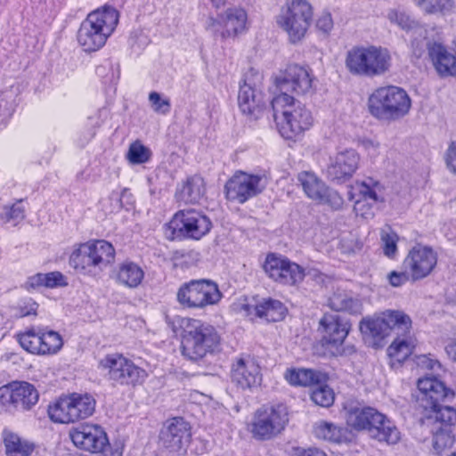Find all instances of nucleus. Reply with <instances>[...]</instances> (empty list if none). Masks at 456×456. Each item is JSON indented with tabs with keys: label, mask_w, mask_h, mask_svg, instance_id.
Wrapping results in <instances>:
<instances>
[{
	"label": "nucleus",
	"mask_w": 456,
	"mask_h": 456,
	"mask_svg": "<svg viewBox=\"0 0 456 456\" xmlns=\"http://www.w3.org/2000/svg\"><path fill=\"white\" fill-rule=\"evenodd\" d=\"M173 330L181 338V350L184 357L198 361L219 350L220 336L216 329L201 320L176 316Z\"/></svg>",
	"instance_id": "1"
},
{
	"label": "nucleus",
	"mask_w": 456,
	"mask_h": 456,
	"mask_svg": "<svg viewBox=\"0 0 456 456\" xmlns=\"http://www.w3.org/2000/svg\"><path fill=\"white\" fill-rule=\"evenodd\" d=\"M271 106L277 129L286 140L301 139L314 124L312 111L285 92L274 96Z\"/></svg>",
	"instance_id": "2"
},
{
	"label": "nucleus",
	"mask_w": 456,
	"mask_h": 456,
	"mask_svg": "<svg viewBox=\"0 0 456 456\" xmlns=\"http://www.w3.org/2000/svg\"><path fill=\"white\" fill-rule=\"evenodd\" d=\"M345 65L352 75L368 77H379L389 71L392 56L390 52L384 47L354 46L347 51Z\"/></svg>",
	"instance_id": "3"
},
{
	"label": "nucleus",
	"mask_w": 456,
	"mask_h": 456,
	"mask_svg": "<svg viewBox=\"0 0 456 456\" xmlns=\"http://www.w3.org/2000/svg\"><path fill=\"white\" fill-rule=\"evenodd\" d=\"M346 424L353 429L367 431L379 442L395 444L401 436L398 428L386 415L371 407L350 410L346 416Z\"/></svg>",
	"instance_id": "4"
},
{
	"label": "nucleus",
	"mask_w": 456,
	"mask_h": 456,
	"mask_svg": "<svg viewBox=\"0 0 456 456\" xmlns=\"http://www.w3.org/2000/svg\"><path fill=\"white\" fill-rule=\"evenodd\" d=\"M314 21V7L308 0H286L275 17V23L292 44L301 42Z\"/></svg>",
	"instance_id": "5"
},
{
	"label": "nucleus",
	"mask_w": 456,
	"mask_h": 456,
	"mask_svg": "<svg viewBox=\"0 0 456 456\" xmlns=\"http://www.w3.org/2000/svg\"><path fill=\"white\" fill-rule=\"evenodd\" d=\"M411 107V100L407 92L395 86L379 87L368 99L370 113L381 120L402 118L409 113Z\"/></svg>",
	"instance_id": "6"
},
{
	"label": "nucleus",
	"mask_w": 456,
	"mask_h": 456,
	"mask_svg": "<svg viewBox=\"0 0 456 456\" xmlns=\"http://www.w3.org/2000/svg\"><path fill=\"white\" fill-rule=\"evenodd\" d=\"M118 20V15L114 8L106 7L92 12L78 30L79 45L86 52L100 49L115 29Z\"/></svg>",
	"instance_id": "7"
},
{
	"label": "nucleus",
	"mask_w": 456,
	"mask_h": 456,
	"mask_svg": "<svg viewBox=\"0 0 456 456\" xmlns=\"http://www.w3.org/2000/svg\"><path fill=\"white\" fill-rule=\"evenodd\" d=\"M115 259V248L105 240H93L77 245L69 256L70 265L78 273L92 274L102 270Z\"/></svg>",
	"instance_id": "8"
},
{
	"label": "nucleus",
	"mask_w": 456,
	"mask_h": 456,
	"mask_svg": "<svg viewBox=\"0 0 456 456\" xmlns=\"http://www.w3.org/2000/svg\"><path fill=\"white\" fill-rule=\"evenodd\" d=\"M212 228L210 219L196 209H183L176 212L165 224V236L171 240L191 239L199 240L206 236Z\"/></svg>",
	"instance_id": "9"
},
{
	"label": "nucleus",
	"mask_w": 456,
	"mask_h": 456,
	"mask_svg": "<svg viewBox=\"0 0 456 456\" xmlns=\"http://www.w3.org/2000/svg\"><path fill=\"white\" fill-rule=\"evenodd\" d=\"M289 421L288 408L284 404L263 406L255 411L248 431L256 440L268 441L281 435Z\"/></svg>",
	"instance_id": "10"
},
{
	"label": "nucleus",
	"mask_w": 456,
	"mask_h": 456,
	"mask_svg": "<svg viewBox=\"0 0 456 456\" xmlns=\"http://www.w3.org/2000/svg\"><path fill=\"white\" fill-rule=\"evenodd\" d=\"M248 27V13L240 6L228 7L217 13L216 17H208L205 21L206 30L223 42L234 41L247 33Z\"/></svg>",
	"instance_id": "11"
},
{
	"label": "nucleus",
	"mask_w": 456,
	"mask_h": 456,
	"mask_svg": "<svg viewBox=\"0 0 456 456\" xmlns=\"http://www.w3.org/2000/svg\"><path fill=\"white\" fill-rule=\"evenodd\" d=\"M361 333L365 339H383L393 329L408 332L411 329V320L409 315L400 310H386L372 317L364 318L359 325Z\"/></svg>",
	"instance_id": "12"
},
{
	"label": "nucleus",
	"mask_w": 456,
	"mask_h": 456,
	"mask_svg": "<svg viewBox=\"0 0 456 456\" xmlns=\"http://www.w3.org/2000/svg\"><path fill=\"white\" fill-rule=\"evenodd\" d=\"M99 369L109 376L110 380L121 386L135 387L142 384L148 376L143 368L118 353L102 357L99 361Z\"/></svg>",
	"instance_id": "13"
},
{
	"label": "nucleus",
	"mask_w": 456,
	"mask_h": 456,
	"mask_svg": "<svg viewBox=\"0 0 456 456\" xmlns=\"http://www.w3.org/2000/svg\"><path fill=\"white\" fill-rule=\"evenodd\" d=\"M73 444L79 450L101 456H121V452L113 450L109 442L107 433L98 424L84 423L69 431Z\"/></svg>",
	"instance_id": "14"
},
{
	"label": "nucleus",
	"mask_w": 456,
	"mask_h": 456,
	"mask_svg": "<svg viewBox=\"0 0 456 456\" xmlns=\"http://www.w3.org/2000/svg\"><path fill=\"white\" fill-rule=\"evenodd\" d=\"M176 298L184 307L204 309L218 304L222 293L217 284L210 280H191L180 286Z\"/></svg>",
	"instance_id": "15"
},
{
	"label": "nucleus",
	"mask_w": 456,
	"mask_h": 456,
	"mask_svg": "<svg viewBox=\"0 0 456 456\" xmlns=\"http://www.w3.org/2000/svg\"><path fill=\"white\" fill-rule=\"evenodd\" d=\"M20 346L36 355H54L63 346L62 336L44 326H33L17 335Z\"/></svg>",
	"instance_id": "16"
},
{
	"label": "nucleus",
	"mask_w": 456,
	"mask_h": 456,
	"mask_svg": "<svg viewBox=\"0 0 456 456\" xmlns=\"http://www.w3.org/2000/svg\"><path fill=\"white\" fill-rule=\"evenodd\" d=\"M350 330V322L337 314H325L319 322L320 342L335 356L344 354L343 345Z\"/></svg>",
	"instance_id": "17"
},
{
	"label": "nucleus",
	"mask_w": 456,
	"mask_h": 456,
	"mask_svg": "<svg viewBox=\"0 0 456 456\" xmlns=\"http://www.w3.org/2000/svg\"><path fill=\"white\" fill-rule=\"evenodd\" d=\"M305 196L319 205L327 206L333 210L342 208L344 199L334 189L313 171H301L297 175Z\"/></svg>",
	"instance_id": "18"
},
{
	"label": "nucleus",
	"mask_w": 456,
	"mask_h": 456,
	"mask_svg": "<svg viewBox=\"0 0 456 456\" xmlns=\"http://www.w3.org/2000/svg\"><path fill=\"white\" fill-rule=\"evenodd\" d=\"M264 175L236 172L225 184V194L229 200L245 203L250 198L259 194L266 186Z\"/></svg>",
	"instance_id": "19"
},
{
	"label": "nucleus",
	"mask_w": 456,
	"mask_h": 456,
	"mask_svg": "<svg viewBox=\"0 0 456 456\" xmlns=\"http://www.w3.org/2000/svg\"><path fill=\"white\" fill-rule=\"evenodd\" d=\"M262 75L258 72L250 73L245 76L243 83L240 86L238 94L239 108L241 112L253 118H258L266 108L267 99L258 88Z\"/></svg>",
	"instance_id": "20"
},
{
	"label": "nucleus",
	"mask_w": 456,
	"mask_h": 456,
	"mask_svg": "<svg viewBox=\"0 0 456 456\" xmlns=\"http://www.w3.org/2000/svg\"><path fill=\"white\" fill-rule=\"evenodd\" d=\"M39 400L34 385L26 381H13L0 387V404L23 411L30 410Z\"/></svg>",
	"instance_id": "21"
},
{
	"label": "nucleus",
	"mask_w": 456,
	"mask_h": 456,
	"mask_svg": "<svg viewBox=\"0 0 456 456\" xmlns=\"http://www.w3.org/2000/svg\"><path fill=\"white\" fill-rule=\"evenodd\" d=\"M351 188L364 200H371L376 204L387 203L392 208H397L402 204L399 195L393 188L372 177L355 181Z\"/></svg>",
	"instance_id": "22"
},
{
	"label": "nucleus",
	"mask_w": 456,
	"mask_h": 456,
	"mask_svg": "<svg viewBox=\"0 0 456 456\" xmlns=\"http://www.w3.org/2000/svg\"><path fill=\"white\" fill-rule=\"evenodd\" d=\"M437 264L436 253L429 247L423 245L414 246L407 254L403 266L408 270L411 281L428 277Z\"/></svg>",
	"instance_id": "23"
},
{
	"label": "nucleus",
	"mask_w": 456,
	"mask_h": 456,
	"mask_svg": "<svg viewBox=\"0 0 456 456\" xmlns=\"http://www.w3.org/2000/svg\"><path fill=\"white\" fill-rule=\"evenodd\" d=\"M314 78L308 68L295 64L287 67L276 78V83L281 91L304 95L313 91Z\"/></svg>",
	"instance_id": "24"
},
{
	"label": "nucleus",
	"mask_w": 456,
	"mask_h": 456,
	"mask_svg": "<svg viewBox=\"0 0 456 456\" xmlns=\"http://www.w3.org/2000/svg\"><path fill=\"white\" fill-rule=\"evenodd\" d=\"M360 155L352 149L346 148L338 151L330 157L326 167L327 176L338 183L351 178L359 167Z\"/></svg>",
	"instance_id": "25"
},
{
	"label": "nucleus",
	"mask_w": 456,
	"mask_h": 456,
	"mask_svg": "<svg viewBox=\"0 0 456 456\" xmlns=\"http://www.w3.org/2000/svg\"><path fill=\"white\" fill-rule=\"evenodd\" d=\"M190 438V424L183 418H174L162 428L159 443L170 452H178L188 444Z\"/></svg>",
	"instance_id": "26"
},
{
	"label": "nucleus",
	"mask_w": 456,
	"mask_h": 456,
	"mask_svg": "<svg viewBox=\"0 0 456 456\" xmlns=\"http://www.w3.org/2000/svg\"><path fill=\"white\" fill-rule=\"evenodd\" d=\"M232 382L240 389L260 386L262 375L259 365L250 357L238 358L232 366Z\"/></svg>",
	"instance_id": "27"
},
{
	"label": "nucleus",
	"mask_w": 456,
	"mask_h": 456,
	"mask_svg": "<svg viewBox=\"0 0 456 456\" xmlns=\"http://www.w3.org/2000/svg\"><path fill=\"white\" fill-rule=\"evenodd\" d=\"M144 276L142 267L131 260L119 263L114 271L116 282L127 289L138 288L142 283Z\"/></svg>",
	"instance_id": "28"
},
{
	"label": "nucleus",
	"mask_w": 456,
	"mask_h": 456,
	"mask_svg": "<svg viewBox=\"0 0 456 456\" xmlns=\"http://www.w3.org/2000/svg\"><path fill=\"white\" fill-rule=\"evenodd\" d=\"M428 54L440 75H456V54L453 52L440 43H433L428 45Z\"/></svg>",
	"instance_id": "29"
},
{
	"label": "nucleus",
	"mask_w": 456,
	"mask_h": 456,
	"mask_svg": "<svg viewBox=\"0 0 456 456\" xmlns=\"http://www.w3.org/2000/svg\"><path fill=\"white\" fill-rule=\"evenodd\" d=\"M245 310L248 315H255L267 322L281 321L288 313L283 303L273 298H263L254 306L247 305Z\"/></svg>",
	"instance_id": "30"
},
{
	"label": "nucleus",
	"mask_w": 456,
	"mask_h": 456,
	"mask_svg": "<svg viewBox=\"0 0 456 456\" xmlns=\"http://www.w3.org/2000/svg\"><path fill=\"white\" fill-rule=\"evenodd\" d=\"M2 440L6 456H29L34 451L33 443L12 430L4 429Z\"/></svg>",
	"instance_id": "31"
},
{
	"label": "nucleus",
	"mask_w": 456,
	"mask_h": 456,
	"mask_svg": "<svg viewBox=\"0 0 456 456\" xmlns=\"http://www.w3.org/2000/svg\"><path fill=\"white\" fill-rule=\"evenodd\" d=\"M283 377L293 387H309L319 384L325 379L323 373L304 368H288Z\"/></svg>",
	"instance_id": "32"
},
{
	"label": "nucleus",
	"mask_w": 456,
	"mask_h": 456,
	"mask_svg": "<svg viewBox=\"0 0 456 456\" xmlns=\"http://www.w3.org/2000/svg\"><path fill=\"white\" fill-rule=\"evenodd\" d=\"M417 387L419 391L430 400L431 404L439 403L444 398H448L450 392L445 385L432 376H426L419 379Z\"/></svg>",
	"instance_id": "33"
},
{
	"label": "nucleus",
	"mask_w": 456,
	"mask_h": 456,
	"mask_svg": "<svg viewBox=\"0 0 456 456\" xmlns=\"http://www.w3.org/2000/svg\"><path fill=\"white\" fill-rule=\"evenodd\" d=\"M205 183L201 176L193 175L189 177L178 189L176 198L186 204L200 202L205 194Z\"/></svg>",
	"instance_id": "34"
},
{
	"label": "nucleus",
	"mask_w": 456,
	"mask_h": 456,
	"mask_svg": "<svg viewBox=\"0 0 456 456\" xmlns=\"http://www.w3.org/2000/svg\"><path fill=\"white\" fill-rule=\"evenodd\" d=\"M68 279L60 272L46 273H38L29 276L25 283L27 289H37L40 288L56 289L66 287Z\"/></svg>",
	"instance_id": "35"
},
{
	"label": "nucleus",
	"mask_w": 456,
	"mask_h": 456,
	"mask_svg": "<svg viewBox=\"0 0 456 456\" xmlns=\"http://www.w3.org/2000/svg\"><path fill=\"white\" fill-rule=\"evenodd\" d=\"M329 306L337 312L345 311L352 314L362 312V302L346 291H337L329 298Z\"/></svg>",
	"instance_id": "36"
},
{
	"label": "nucleus",
	"mask_w": 456,
	"mask_h": 456,
	"mask_svg": "<svg viewBox=\"0 0 456 456\" xmlns=\"http://www.w3.org/2000/svg\"><path fill=\"white\" fill-rule=\"evenodd\" d=\"M73 422L89 418L95 411V400L90 395L71 394L69 395Z\"/></svg>",
	"instance_id": "37"
},
{
	"label": "nucleus",
	"mask_w": 456,
	"mask_h": 456,
	"mask_svg": "<svg viewBox=\"0 0 456 456\" xmlns=\"http://www.w3.org/2000/svg\"><path fill=\"white\" fill-rule=\"evenodd\" d=\"M289 259L275 253H269L263 264L265 273L274 282L282 283L283 272L289 263Z\"/></svg>",
	"instance_id": "38"
},
{
	"label": "nucleus",
	"mask_w": 456,
	"mask_h": 456,
	"mask_svg": "<svg viewBox=\"0 0 456 456\" xmlns=\"http://www.w3.org/2000/svg\"><path fill=\"white\" fill-rule=\"evenodd\" d=\"M415 347V339L405 335L395 338L387 348V354L392 361L403 362L409 358Z\"/></svg>",
	"instance_id": "39"
},
{
	"label": "nucleus",
	"mask_w": 456,
	"mask_h": 456,
	"mask_svg": "<svg viewBox=\"0 0 456 456\" xmlns=\"http://www.w3.org/2000/svg\"><path fill=\"white\" fill-rule=\"evenodd\" d=\"M69 395L61 397L48 407L50 419L56 423L67 424L73 422Z\"/></svg>",
	"instance_id": "40"
},
{
	"label": "nucleus",
	"mask_w": 456,
	"mask_h": 456,
	"mask_svg": "<svg viewBox=\"0 0 456 456\" xmlns=\"http://www.w3.org/2000/svg\"><path fill=\"white\" fill-rule=\"evenodd\" d=\"M25 205L23 200L12 204L0 206V219L4 224L15 226L25 218Z\"/></svg>",
	"instance_id": "41"
},
{
	"label": "nucleus",
	"mask_w": 456,
	"mask_h": 456,
	"mask_svg": "<svg viewBox=\"0 0 456 456\" xmlns=\"http://www.w3.org/2000/svg\"><path fill=\"white\" fill-rule=\"evenodd\" d=\"M314 433L319 439L340 443L344 438V430L330 422L319 421L314 425Z\"/></svg>",
	"instance_id": "42"
},
{
	"label": "nucleus",
	"mask_w": 456,
	"mask_h": 456,
	"mask_svg": "<svg viewBox=\"0 0 456 456\" xmlns=\"http://www.w3.org/2000/svg\"><path fill=\"white\" fill-rule=\"evenodd\" d=\"M151 155V151L148 147L140 141H135L129 145L126 158L130 164L140 165L150 161Z\"/></svg>",
	"instance_id": "43"
},
{
	"label": "nucleus",
	"mask_w": 456,
	"mask_h": 456,
	"mask_svg": "<svg viewBox=\"0 0 456 456\" xmlns=\"http://www.w3.org/2000/svg\"><path fill=\"white\" fill-rule=\"evenodd\" d=\"M432 415L429 419H435L443 425L442 428H449L456 421V411L449 406H441L439 403L431 404Z\"/></svg>",
	"instance_id": "44"
},
{
	"label": "nucleus",
	"mask_w": 456,
	"mask_h": 456,
	"mask_svg": "<svg viewBox=\"0 0 456 456\" xmlns=\"http://www.w3.org/2000/svg\"><path fill=\"white\" fill-rule=\"evenodd\" d=\"M284 278L281 285L294 286L301 282L305 277L304 269L297 264L289 261L283 272Z\"/></svg>",
	"instance_id": "45"
},
{
	"label": "nucleus",
	"mask_w": 456,
	"mask_h": 456,
	"mask_svg": "<svg viewBox=\"0 0 456 456\" xmlns=\"http://www.w3.org/2000/svg\"><path fill=\"white\" fill-rule=\"evenodd\" d=\"M149 103L152 110L157 114L167 115L171 110L170 99L158 92L150 93Z\"/></svg>",
	"instance_id": "46"
},
{
	"label": "nucleus",
	"mask_w": 456,
	"mask_h": 456,
	"mask_svg": "<svg viewBox=\"0 0 456 456\" xmlns=\"http://www.w3.org/2000/svg\"><path fill=\"white\" fill-rule=\"evenodd\" d=\"M311 399L320 406L329 407L334 403L335 394L330 387L321 385L312 391Z\"/></svg>",
	"instance_id": "47"
},
{
	"label": "nucleus",
	"mask_w": 456,
	"mask_h": 456,
	"mask_svg": "<svg viewBox=\"0 0 456 456\" xmlns=\"http://www.w3.org/2000/svg\"><path fill=\"white\" fill-rule=\"evenodd\" d=\"M454 442L450 428H439L433 436V447L440 452L445 448L451 447Z\"/></svg>",
	"instance_id": "48"
},
{
	"label": "nucleus",
	"mask_w": 456,
	"mask_h": 456,
	"mask_svg": "<svg viewBox=\"0 0 456 456\" xmlns=\"http://www.w3.org/2000/svg\"><path fill=\"white\" fill-rule=\"evenodd\" d=\"M383 252L389 258H395L397 255L398 236L393 232H383L381 234Z\"/></svg>",
	"instance_id": "49"
},
{
	"label": "nucleus",
	"mask_w": 456,
	"mask_h": 456,
	"mask_svg": "<svg viewBox=\"0 0 456 456\" xmlns=\"http://www.w3.org/2000/svg\"><path fill=\"white\" fill-rule=\"evenodd\" d=\"M149 43L150 38L142 29L134 31L129 38L130 46L136 53L141 52Z\"/></svg>",
	"instance_id": "50"
},
{
	"label": "nucleus",
	"mask_w": 456,
	"mask_h": 456,
	"mask_svg": "<svg viewBox=\"0 0 456 456\" xmlns=\"http://www.w3.org/2000/svg\"><path fill=\"white\" fill-rule=\"evenodd\" d=\"M315 27L323 35H329L334 27L331 14L329 12H321L315 20Z\"/></svg>",
	"instance_id": "51"
},
{
	"label": "nucleus",
	"mask_w": 456,
	"mask_h": 456,
	"mask_svg": "<svg viewBox=\"0 0 456 456\" xmlns=\"http://www.w3.org/2000/svg\"><path fill=\"white\" fill-rule=\"evenodd\" d=\"M388 19L391 22L395 23L405 30H411L415 25L414 21L411 20L410 17L403 12L391 11L388 13Z\"/></svg>",
	"instance_id": "52"
},
{
	"label": "nucleus",
	"mask_w": 456,
	"mask_h": 456,
	"mask_svg": "<svg viewBox=\"0 0 456 456\" xmlns=\"http://www.w3.org/2000/svg\"><path fill=\"white\" fill-rule=\"evenodd\" d=\"M387 281L392 287L398 288L411 281V276L409 271L403 268V271L390 272L387 274Z\"/></svg>",
	"instance_id": "53"
},
{
	"label": "nucleus",
	"mask_w": 456,
	"mask_h": 456,
	"mask_svg": "<svg viewBox=\"0 0 456 456\" xmlns=\"http://www.w3.org/2000/svg\"><path fill=\"white\" fill-rule=\"evenodd\" d=\"M360 144L370 159H376L380 155V143L378 141L365 138Z\"/></svg>",
	"instance_id": "54"
},
{
	"label": "nucleus",
	"mask_w": 456,
	"mask_h": 456,
	"mask_svg": "<svg viewBox=\"0 0 456 456\" xmlns=\"http://www.w3.org/2000/svg\"><path fill=\"white\" fill-rule=\"evenodd\" d=\"M354 211L358 216H361L365 219L371 218L374 216L372 207L370 204L366 203V200H364L363 199L355 200Z\"/></svg>",
	"instance_id": "55"
},
{
	"label": "nucleus",
	"mask_w": 456,
	"mask_h": 456,
	"mask_svg": "<svg viewBox=\"0 0 456 456\" xmlns=\"http://www.w3.org/2000/svg\"><path fill=\"white\" fill-rule=\"evenodd\" d=\"M292 456H328L327 453L317 447H296L292 450Z\"/></svg>",
	"instance_id": "56"
},
{
	"label": "nucleus",
	"mask_w": 456,
	"mask_h": 456,
	"mask_svg": "<svg viewBox=\"0 0 456 456\" xmlns=\"http://www.w3.org/2000/svg\"><path fill=\"white\" fill-rule=\"evenodd\" d=\"M417 364L424 369L436 370L441 369L440 362L430 355H420L417 359Z\"/></svg>",
	"instance_id": "57"
},
{
	"label": "nucleus",
	"mask_w": 456,
	"mask_h": 456,
	"mask_svg": "<svg viewBox=\"0 0 456 456\" xmlns=\"http://www.w3.org/2000/svg\"><path fill=\"white\" fill-rule=\"evenodd\" d=\"M434 8L436 14L447 15L451 13L454 8L453 0H434Z\"/></svg>",
	"instance_id": "58"
},
{
	"label": "nucleus",
	"mask_w": 456,
	"mask_h": 456,
	"mask_svg": "<svg viewBox=\"0 0 456 456\" xmlns=\"http://www.w3.org/2000/svg\"><path fill=\"white\" fill-rule=\"evenodd\" d=\"M38 305L31 298L26 299L20 306L21 316L36 315Z\"/></svg>",
	"instance_id": "59"
},
{
	"label": "nucleus",
	"mask_w": 456,
	"mask_h": 456,
	"mask_svg": "<svg viewBox=\"0 0 456 456\" xmlns=\"http://www.w3.org/2000/svg\"><path fill=\"white\" fill-rule=\"evenodd\" d=\"M445 160L448 168L456 172V142H452L448 148Z\"/></svg>",
	"instance_id": "60"
},
{
	"label": "nucleus",
	"mask_w": 456,
	"mask_h": 456,
	"mask_svg": "<svg viewBox=\"0 0 456 456\" xmlns=\"http://www.w3.org/2000/svg\"><path fill=\"white\" fill-rule=\"evenodd\" d=\"M415 5L428 14H436L434 0H413Z\"/></svg>",
	"instance_id": "61"
},
{
	"label": "nucleus",
	"mask_w": 456,
	"mask_h": 456,
	"mask_svg": "<svg viewBox=\"0 0 456 456\" xmlns=\"http://www.w3.org/2000/svg\"><path fill=\"white\" fill-rule=\"evenodd\" d=\"M447 356L454 362H456V341H450L444 347Z\"/></svg>",
	"instance_id": "62"
},
{
	"label": "nucleus",
	"mask_w": 456,
	"mask_h": 456,
	"mask_svg": "<svg viewBox=\"0 0 456 456\" xmlns=\"http://www.w3.org/2000/svg\"><path fill=\"white\" fill-rule=\"evenodd\" d=\"M9 112V103L4 100L0 99V116L6 115Z\"/></svg>",
	"instance_id": "63"
},
{
	"label": "nucleus",
	"mask_w": 456,
	"mask_h": 456,
	"mask_svg": "<svg viewBox=\"0 0 456 456\" xmlns=\"http://www.w3.org/2000/svg\"><path fill=\"white\" fill-rule=\"evenodd\" d=\"M209 1L215 8L218 9V8L224 6L228 0H209Z\"/></svg>",
	"instance_id": "64"
}]
</instances>
